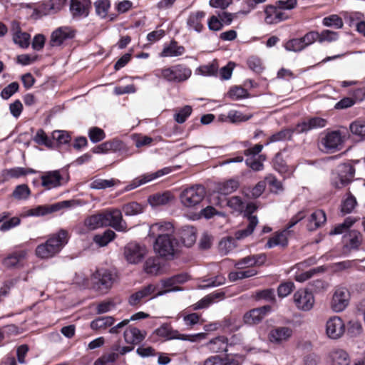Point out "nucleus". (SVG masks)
<instances>
[{"instance_id":"1","label":"nucleus","mask_w":365,"mask_h":365,"mask_svg":"<svg viewBox=\"0 0 365 365\" xmlns=\"http://www.w3.org/2000/svg\"><path fill=\"white\" fill-rule=\"evenodd\" d=\"M148 237L153 240V251H178L175 227L170 222L162 221L151 225Z\"/></svg>"},{"instance_id":"2","label":"nucleus","mask_w":365,"mask_h":365,"mask_svg":"<svg viewBox=\"0 0 365 365\" xmlns=\"http://www.w3.org/2000/svg\"><path fill=\"white\" fill-rule=\"evenodd\" d=\"M355 173V168L350 163H340L331 172L330 183L336 189H342L354 181Z\"/></svg>"},{"instance_id":"3","label":"nucleus","mask_w":365,"mask_h":365,"mask_svg":"<svg viewBox=\"0 0 365 365\" xmlns=\"http://www.w3.org/2000/svg\"><path fill=\"white\" fill-rule=\"evenodd\" d=\"M192 71L183 64H177L168 68L158 69L155 75L162 78L170 83H179L187 81L191 76Z\"/></svg>"},{"instance_id":"4","label":"nucleus","mask_w":365,"mask_h":365,"mask_svg":"<svg viewBox=\"0 0 365 365\" xmlns=\"http://www.w3.org/2000/svg\"><path fill=\"white\" fill-rule=\"evenodd\" d=\"M177 252H158L154 257H149L145 262L144 271L149 274L158 275L162 273L165 262L176 257Z\"/></svg>"},{"instance_id":"5","label":"nucleus","mask_w":365,"mask_h":365,"mask_svg":"<svg viewBox=\"0 0 365 365\" xmlns=\"http://www.w3.org/2000/svg\"><path fill=\"white\" fill-rule=\"evenodd\" d=\"M205 188L202 185H195L185 189L180 194L182 204L187 207L198 205L205 197Z\"/></svg>"},{"instance_id":"6","label":"nucleus","mask_w":365,"mask_h":365,"mask_svg":"<svg viewBox=\"0 0 365 365\" xmlns=\"http://www.w3.org/2000/svg\"><path fill=\"white\" fill-rule=\"evenodd\" d=\"M68 232L60 229L57 232L51 235L44 243L37 245L34 251H51V249L61 251L68 244Z\"/></svg>"},{"instance_id":"7","label":"nucleus","mask_w":365,"mask_h":365,"mask_svg":"<svg viewBox=\"0 0 365 365\" xmlns=\"http://www.w3.org/2000/svg\"><path fill=\"white\" fill-rule=\"evenodd\" d=\"M91 281L92 289L105 293L112 287L114 279L108 270L100 269L93 274Z\"/></svg>"},{"instance_id":"8","label":"nucleus","mask_w":365,"mask_h":365,"mask_svg":"<svg viewBox=\"0 0 365 365\" xmlns=\"http://www.w3.org/2000/svg\"><path fill=\"white\" fill-rule=\"evenodd\" d=\"M155 334L161 337H165L168 339H181L184 341H195L197 339L205 338L206 334L199 333L194 335L181 334L177 330L173 329L168 324H163L155 331Z\"/></svg>"},{"instance_id":"9","label":"nucleus","mask_w":365,"mask_h":365,"mask_svg":"<svg viewBox=\"0 0 365 365\" xmlns=\"http://www.w3.org/2000/svg\"><path fill=\"white\" fill-rule=\"evenodd\" d=\"M189 279V276L186 273H181L172 276L168 278L162 279L160 280L161 285L164 290L158 292L154 297L162 296L168 292H178L182 290V288L177 286L186 282Z\"/></svg>"},{"instance_id":"10","label":"nucleus","mask_w":365,"mask_h":365,"mask_svg":"<svg viewBox=\"0 0 365 365\" xmlns=\"http://www.w3.org/2000/svg\"><path fill=\"white\" fill-rule=\"evenodd\" d=\"M173 170V169L171 167H165L155 173L143 174L133 179L128 185L125 187L124 190L126 192L133 190L138 187L149 182L155 179L168 175Z\"/></svg>"},{"instance_id":"11","label":"nucleus","mask_w":365,"mask_h":365,"mask_svg":"<svg viewBox=\"0 0 365 365\" xmlns=\"http://www.w3.org/2000/svg\"><path fill=\"white\" fill-rule=\"evenodd\" d=\"M76 30L71 26H60L51 34L49 45L51 47L60 46L65 42L75 38Z\"/></svg>"},{"instance_id":"12","label":"nucleus","mask_w":365,"mask_h":365,"mask_svg":"<svg viewBox=\"0 0 365 365\" xmlns=\"http://www.w3.org/2000/svg\"><path fill=\"white\" fill-rule=\"evenodd\" d=\"M91 9V0H70L69 10L72 19L76 21H80L88 17Z\"/></svg>"},{"instance_id":"13","label":"nucleus","mask_w":365,"mask_h":365,"mask_svg":"<svg viewBox=\"0 0 365 365\" xmlns=\"http://www.w3.org/2000/svg\"><path fill=\"white\" fill-rule=\"evenodd\" d=\"M349 299V292L346 287L336 288L330 303L331 309L334 312H342L348 306Z\"/></svg>"},{"instance_id":"14","label":"nucleus","mask_w":365,"mask_h":365,"mask_svg":"<svg viewBox=\"0 0 365 365\" xmlns=\"http://www.w3.org/2000/svg\"><path fill=\"white\" fill-rule=\"evenodd\" d=\"M177 236L178 249L182 247L190 248L196 242L197 231L192 226H184L178 232Z\"/></svg>"},{"instance_id":"15","label":"nucleus","mask_w":365,"mask_h":365,"mask_svg":"<svg viewBox=\"0 0 365 365\" xmlns=\"http://www.w3.org/2000/svg\"><path fill=\"white\" fill-rule=\"evenodd\" d=\"M345 331V324L338 316L330 317L326 323V334L332 339L341 338Z\"/></svg>"},{"instance_id":"16","label":"nucleus","mask_w":365,"mask_h":365,"mask_svg":"<svg viewBox=\"0 0 365 365\" xmlns=\"http://www.w3.org/2000/svg\"><path fill=\"white\" fill-rule=\"evenodd\" d=\"M327 125L326 119L318 116L312 117L295 125L296 134L307 133L314 129L324 128Z\"/></svg>"},{"instance_id":"17","label":"nucleus","mask_w":365,"mask_h":365,"mask_svg":"<svg viewBox=\"0 0 365 365\" xmlns=\"http://www.w3.org/2000/svg\"><path fill=\"white\" fill-rule=\"evenodd\" d=\"M294 302L299 309L307 312L313 308L314 297L311 292L299 289L294 294Z\"/></svg>"},{"instance_id":"18","label":"nucleus","mask_w":365,"mask_h":365,"mask_svg":"<svg viewBox=\"0 0 365 365\" xmlns=\"http://www.w3.org/2000/svg\"><path fill=\"white\" fill-rule=\"evenodd\" d=\"M105 216L108 219L106 226L111 227L118 232L126 230V222L123 220L122 210L118 209L106 210Z\"/></svg>"},{"instance_id":"19","label":"nucleus","mask_w":365,"mask_h":365,"mask_svg":"<svg viewBox=\"0 0 365 365\" xmlns=\"http://www.w3.org/2000/svg\"><path fill=\"white\" fill-rule=\"evenodd\" d=\"M292 235L293 232L292 230L283 229L279 232H276L274 235L269 239L264 245V248L271 249L277 246L284 248L287 246L289 239Z\"/></svg>"},{"instance_id":"20","label":"nucleus","mask_w":365,"mask_h":365,"mask_svg":"<svg viewBox=\"0 0 365 365\" xmlns=\"http://www.w3.org/2000/svg\"><path fill=\"white\" fill-rule=\"evenodd\" d=\"M63 179L59 170L46 172L41 176V185L47 190L58 187L61 185Z\"/></svg>"},{"instance_id":"21","label":"nucleus","mask_w":365,"mask_h":365,"mask_svg":"<svg viewBox=\"0 0 365 365\" xmlns=\"http://www.w3.org/2000/svg\"><path fill=\"white\" fill-rule=\"evenodd\" d=\"M271 311L269 305H265L259 308H255L247 312L243 317L244 322L247 324H256L259 323L264 316Z\"/></svg>"},{"instance_id":"22","label":"nucleus","mask_w":365,"mask_h":365,"mask_svg":"<svg viewBox=\"0 0 365 365\" xmlns=\"http://www.w3.org/2000/svg\"><path fill=\"white\" fill-rule=\"evenodd\" d=\"M293 334V331L288 327H275L269 334V340L276 344H281L287 341Z\"/></svg>"},{"instance_id":"23","label":"nucleus","mask_w":365,"mask_h":365,"mask_svg":"<svg viewBox=\"0 0 365 365\" xmlns=\"http://www.w3.org/2000/svg\"><path fill=\"white\" fill-rule=\"evenodd\" d=\"M265 21L268 24H275L287 19V16L278 9L277 6L268 5L264 9Z\"/></svg>"},{"instance_id":"24","label":"nucleus","mask_w":365,"mask_h":365,"mask_svg":"<svg viewBox=\"0 0 365 365\" xmlns=\"http://www.w3.org/2000/svg\"><path fill=\"white\" fill-rule=\"evenodd\" d=\"M146 335L145 331H140L136 327H129L124 331V339L127 344L137 345L145 339Z\"/></svg>"},{"instance_id":"25","label":"nucleus","mask_w":365,"mask_h":365,"mask_svg":"<svg viewBox=\"0 0 365 365\" xmlns=\"http://www.w3.org/2000/svg\"><path fill=\"white\" fill-rule=\"evenodd\" d=\"M351 359L349 354L341 349L331 351L328 355V363L330 365H349Z\"/></svg>"},{"instance_id":"26","label":"nucleus","mask_w":365,"mask_h":365,"mask_svg":"<svg viewBox=\"0 0 365 365\" xmlns=\"http://www.w3.org/2000/svg\"><path fill=\"white\" fill-rule=\"evenodd\" d=\"M323 145L329 150H339L341 145V136L339 130L328 133L322 139Z\"/></svg>"},{"instance_id":"27","label":"nucleus","mask_w":365,"mask_h":365,"mask_svg":"<svg viewBox=\"0 0 365 365\" xmlns=\"http://www.w3.org/2000/svg\"><path fill=\"white\" fill-rule=\"evenodd\" d=\"M327 221L326 213L323 210H317L313 212L308 218L307 228L309 231H313L319 228Z\"/></svg>"},{"instance_id":"28","label":"nucleus","mask_w":365,"mask_h":365,"mask_svg":"<svg viewBox=\"0 0 365 365\" xmlns=\"http://www.w3.org/2000/svg\"><path fill=\"white\" fill-rule=\"evenodd\" d=\"M173 198V195L170 192L165 191L162 193L158 192L150 195L148 198V202L151 207H156L168 204Z\"/></svg>"},{"instance_id":"29","label":"nucleus","mask_w":365,"mask_h":365,"mask_svg":"<svg viewBox=\"0 0 365 365\" xmlns=\"http://www.w3.org/2000/svg\"><path fill=\"white\" fill-rule=\"evenodd\" d=\"M185 52V48L182 46H179L178 43L173 39L168 45H165L161 53L160 57H178Z\"/></svg>"},{"instance_id":"30","label":"nucleus","mask_w":365,"mask_h":365,"mask_svg":"<svg viewBox=\"0 0 365 365\" xmlns=\"http://www.w3.org/2000/svg\"><path fill=\"white\" fill-rule=\"evenodd\" d=\"M156 289L153 284H148L138 292L133 294L129 298V304L131 306L137 305L143 299L149 297Z\"/></svg>"},{"instance_id":"31","label":"nucleus","mask_w":365,"mask_h":365,"mask_svg":"<svg viewBox=\"0 0 365 365\" xmlns=\"http://www.w3.org/2000/svg\"><path fill=\"white\" fill-rule=\"evenodd\" d=\"M205 16V13L202 11L190 13L187 19V29L200 33L203 29V25L201 24V21Z\"/></svg>"},{"instance_id":"32","label":"nucleus","mask_w":365,"mask_h":365,"mask_svg":"<svg viewBox=\"0 0 365 365\" xmlns=\"http://www.w3.org/2000/svg\"><path fill=\"white\" fill-rule=\"evenodd\" d=\"M108 219L105 216V211L101 213L93 215L85 220V225L91 230L101 227H107Z\"/></svg>"},{"instance_id":"33","label":"nucleus","mask_w":365,"mask_h":365,"mask_svg":"<svg viewBox=\"0 0 365 365\" xmlns=\"http://www.w3.org/2000/svg\"><path fill=\"white\" fill-rule=\"evenodd\" d=\"M206 346L213 353L227 351V339L224 336H219L207 343Z\"/></svg>"},{"instance_id":"34","label":"nucleus","mask_w":365,"mask_h":365,"mask_svg":"<svg viewBox=\"0 0 365 365\" xmlns=\"http://www.w3.org/2000/svg\"><path fill=\"white\" fill-rule=\"evenodd\" d=\"M349 130L357 141H365V120L357 119L351 123Z\"/></svg>"},{"instance_id":"35","label":"nucleus","mask_w":365,"mask_h":365,"mask_svg":"<svg viewBox=\"0 0 365 365\" xmlns=\"http://www.w3.org/2000/svg\"><path fill=\"white\" fill-rule=\"evenodd\" d=\"M294 133H296L295 126L292 128L282 129L281 130L272 134L269 138L268 141L265 145H267L269 143L279 141L291 140Z\"/></svg>"},{"instance_id":"36","label":"nucleus","mask_w":365,"mask_h":365,"mask_svg":"<svg viewBox=\"0 0 365 365\" xmlns=\"http://www.w3.org/2000/svg\"><path fill=\"white\" fill-rule=\"evenodd\" d=\"M110 152L118 153L119 155H129L131 154L127 144L118 138L108 140Z\"/></svg>"},{"instance_id":"37","label":"nucleus","mask_w":365,"mask_h":365,"mask_svg":"<svg viewBox=\"0 0 365 365\" xmlns=\"http://www.w3.org/2000/svg\"><path fill=\"white\" fill-rule=\"evenodd\" d=\"M346 198L341 201V212L344 215L351 213L357 205V201L354 195L348 190Z\"/></svg>"},{"instance_id":"38","label":"nucleus","mask_w":365,"mask_h":365,"mask_svg":"<svg viewBox=\"0 0 365 365\" xmlns=\"http://www.w3.org/2000/svg\"><path fill=\"white\" fill-rule=\"evenodd\" d=\"M250 222H248V225L245 229L239 230L235 232L234 237L236 240H240L248 237L255 230L258 224V218L257 217H250Z\"/></svg>"},{"instance_id":"39","label":"nucleus","mask_w":365,"mask_h":365,"mask_svg":"<svg viewBox=\"0 0 365 365\" xmlns=\"http://www.w3.org/2000/svg\"><path fill=\"white\" fill-rule=\"evenodd\" d=\"M22 176H25L24 168L14 167L9 169L6 168L2 170L0 174V180L4 182L10 178H19Z\"/></svg>"},{"instance_id":"40","label":"nucleus","mask_w":365,"mask_h":365,"mask_svg":"<svg viewBox=\"0 0 365 365\" xmlns=\"http://www.w3.org/2000/svg\"><path fill=\"white\" fill-rule=\"evenodd\" d=\"M144 205L137 202L133 201L124 204L122 207V212L125 216H135L144 212Z\"/></svg>"},{"instance_id":"41","label":"nucleus","mask_w":365,"mask_h":365,"mask_svg":"<svg viewBox=\"0 0 365 365\" xmlns=\"http://www.w3.org/2000/svg\"><path fill=\"white\" fill-rule=\"evenodd\" d=\"M265 261V255L263 254H261L258 256L257 258H255V257H246L243 258L242 259L240 260L236 263V266L239 269H243L246 267H251L254 265H261Z\"/></svg>"},{"instance_id":"42","label":"nucleus","mask_w":365,"mask_h":365,"mask_svg":"<svg viewBox=\"0 0 365 365\" xmlns=\"http://www.w3.org/2000/svg\"><path fill=\"white\" fill-rule=\"evenodd\" d=\"M116 236L114 231L108 229L105 230L102 234L96 235L93 237V241L100 247L106 246Z\"/></svg>"},{"instance_id":"43","label":"nucleus","mask_w":365,"mask_h":365,"mask_svg":"<svg viewBox=\"0 0 365 365\" xmlns=\"http://www.w3.org/2000/svg\"><path fill=\"white\" fill-rule=\"evenodd\" d=\"M56 205H38L28 210L27 215L31 217L45 216L48 214L55 212Z\"/></svg>"},{"instance_id":"44","label":"nucleus","mask_w":365,"mask_h":365,"mask_svg":"<svg viewBox=\"0 0 365 365\" xmlns=\"http://www.w3.org/2000/svg\"><path fill=\"white\" fill-rule=\"evenodd\" d=\"M227 96L232 100H240L247 98L250 97L248 91L240 86H232L228 92Z\"/></svg>"},{"instance_id":"45","label":"nucleus","mask_w":365,"mask_h":365,"mask_svg":"<svg viewBox=\"0 0 365 365\" xmlns=\"http://www.w3.org/2000/svg\"><path fill=\"white\" fill-rule=\"evenodd\" d=\"M322 25L326 27H331L334 29L343 28L344 22L342 19L337 14H331L322 19Z\"/></svg>"},{"instance_id":"46","label":"nucleus","mask_w":365,"mask_h":365,"mask_svg":"<svg viewBox=\"0 0 365 365\" xmlns=\"http://www.w3.org/2000/svg\"><path fill=\"white\" fill-rule=\"evenodd\" d=\"M272 166L274 170L282 175H286L289 171L288 165L280 153L275 155L272 160Z\"/></svg>"},{"instance_id":"47","label":"nucleus","mask_w":365,"mask_h":365,"mask_svg":"<svg viewBox=\"0 0 365 365\" xmlns=\"http://www.w3.org/2000/svg\"><path fill=\"white\" fill-rule=\"evenodd\" d=\"M14 42L22 48H27L30 44L31 36L27 32H22L20 29L13 36Z\"/></svg>"},{"instance_id":"48","label":"nucleus","mask_w":365,"mask_h":365,"mask_svg":"<svg viewBox=\"0 0 365 365\" xmlns=\"http://www.w3.org/2000/svg\"><path fill=\"white\" fill-rule=\"evenodd\" d=\"M115 319L112 317H99L91 323V328L93 330L106 329L113 324Z\"/></svg>"},{"instance_id":"49","label":"nucleus","mask_w":365,"mask_h":365,"mask_svg":"<svg viewBox=\"0 0 365 365\" xmlns=\"http://www.w3.org/2000/svg\"><path fill=\"white\" fill-rule=\"evenodd\" d=\"M204 365H239V363L234 359L214 356L207 359Z\"/></svg>"},{"instance_id":"50","label":"nucleus","mask_w":365,"mask_h":365,"mask_svg":"<svg viewBox=\"0 0 365 365\" xmlns=\"http://www.w3.org/2000/svg\"><path fill=\"white\" fill-rule=\"evenodd\" d=\"M31 195V190L26 184H21L14 188L12 196L18 200H27Z\"/></svg>"},{"instance_id":"51","label":"nucleus","mask_w":365,"mask_h":365,"mask_svg":"<svg viewBox=\"0 0 365 365\" xmlns=\"http://www.w3.org/2000/svg\"><path fill=\"white\" fill-rule=\"evenodd\" d=\"M218 63L216 60L207 65L200 66L198 70L201 75L204 76H218Z\"/></svg>"},{"instance_id":"52","label":"nucleus","mask_w":365,"mask_h":365,"mask_svg":"<svg viewBox=\"0 0 365 365\" xmlns=\"http://www.w3.org/2000/svg\"><path fill=\"white\" fill-rule=\"evenodd\" d=\"M34 141L38 145H44L47 148L53 147V139L50 138L43 129H38L34 137Z\"/></svg>"},{"instance_id":"53","label":"nucleus","mask_w":365,"mask_h":365,"mask_svg":"<svg viewBox=\"0 0 365 365\" xmlns=\"http://www.w3.org/2000/svg\"><path fill=\"white\" fill-rule=\"evenodd\" d=\"M239 182L234 179H230L223 182L219 187L220 193L223 195H228L237 190Z\"/></svg>"},{"instance_id":"54","label":"nucleus","mask_w":365,"mask_h":365,"mask_svg":"<svg viewBox=\"0 0 365 365\" xmlns=\"http://www.w3.org/2000/svg\"><path fill=\"white\" fill-rule=\"evenodd\" d=\"M96 14L101 19H105L110 7V0H98L94 3Z\"/></svg>"},{"instance_id":"55","label":"nucleus","mask_w":365,"mask_h":365,"mask_svg":"<svg viewBox=\"0 0 365 365\" xmlns=\"http://www.w3.org/2000/svg\"><path fill=\"white\" fill-rule=\"evenodd\" d=\"M51 137L58 145H69L71 140V136L66 130H54Z\"/></svg>"},{"instance_id":"56","label":"nucleus","mask_w":365,"mask_h":365,"mask_svg":"<svg viewBox=\"0 0 365 365\" xmlns=\"http://www.w3.org/2000/svg\"><path fill=\"white\" fill-rule=\"evenodd\" d=\"M115 180L95 179L89 185V187L93 190H105L115 185Z\"/></svg>"},{"instance_id":"57","label":"nucleus","mask_w":365,"mask_h":365,"mask_svg":"<svg viewBox=\"0 0 365 365\" xmlns=\"http://www.w3.org/2000/svg\"><path fill=\"white\" fill-rule=\"evenodd\" d=\"M284 48L288 51L299 52L305 48L302 38H292L286 42Z\"/></svg>"},{"instance_id":"58","label":"nucleus","mask_w":365,"mask_h":365,"mask_svg":"<svg viewBox=\"0 0 365 365\" xmlns=\"http://www.w3.org/2000/svg\"><path fill=\"white\" fill-rule=\"evenodd\" d=\"M339 35L336 31H333L329 29L323 30L321 33H319L318 42L322 43L323 42H334L339 39Z\"/></svg>"},{"instance_id":"59","label":"nucleus","mask_w":365,"mask_h":365,"mask_svg":"<svg viewBox=\"0 0 365 365\" xmlns=\"http://www.w3.org/2000/svg\"><path fill=\"white\" fill-rule=\"evenodd\" d=\"M266 182L264 180L259 181L254 187L249 189V192L246 195L248 197L257 199L264 192Z\"/></svg>"},{"instance_id":"60","label":"nucleus","mask_w":365,"mask_h":365,"mask_svg":"<svg viewBox=\"0 0 365 365\" xmlns=\"http://www.w3.org/2000/svg\"><path fill=\"white\" fill-rule=\"evenodd\" d=\"M256 299H264L265 301L275 303L276 297L274 294V290L273 289H265L263 290H259L256 292L255 293Z\"/></svg>"},{"instance_id":"61","label":"nucleus","mask_w":365,"mask_h":365,"mask_svg":"<svg viewBox=\"0 0 365 365\" xmlns=\"http://www.w3.org/2000/svg\"><path fill=\"white\" fill-rule=\"evenodd\" d=\"M88 137L93 143H97L106 138L104 130L98 127H92L88 130Z\"/></svg>"},{"instance_id":"62","label":"nucleus","mask_w":365,"mask_h":365,"mask_svg":"<svg viewBox=\"0 0 365 365\" xmlns=\"http://www.w3.org/2000/svg\"><path fill=\"white\" fill-rule=\"evenodd\" d=\"M349 246L351 249H357L361 244L362 235L360 232L352 230L349 232Z\"/></svg>"},{"instance_id":"63","label":"nucleus","mask_w":365,"mask_h":365,"mask_svg":"<svg viewBox=\"0 0 365 365\" xmlns=\"http://www.w3.org/2000/svg\"><path fill=\"white\" fill-rule=\"evenodd\" d=\"M19 89V84L18 82L14 81L6 86L5 88L2 89L0 93V96L4 100H8L10 98L14 93H17Z\"/></svg>"},{"instance_id":"64","label":"nucleus","mask_w":365,"mask_h":365,"mask_svg":"<svg viewBox=\"0 0 365 365\" xmlns=\"http://www.w3.org/2000/svg\"><path fill=\"white\" fill-rule=\"evenodd\" d=\"M362 332L361 324L357 320H351L347 324V334L351 337L359 336Z\"/></svg>"}]
</instances>
